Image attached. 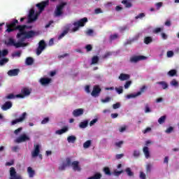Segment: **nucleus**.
<instances>
[{
  "instance_id": "1",
  "label": "nucleus",
  "mask_w": 179,
  "mask_h": 179,
  "mask_svg": "<svg viewBox=\"0 0 179 179\" xmlns=\"http://www.w3.org/2000/svg\"><path fill=\"white\" fill-rule=\"evenodd\" d=\"M19 24V21L17 20H13V22H11L10 24H6V33H12L13 31H15L16 30H18L19 33L17 34V38L20 39L22 36L24 34V27H26L25 25H17L16 24Z\"/></svg>"
},
{
  "instance_id": "2",
  "label": "nucleus",
  "mask_w": 179,
  "mask_h": 179,
  "mask_svg": "<svg viewBox=\"0 0 179 179\" xmlns=\"http://www.w3.org/2000/svg\"><path fill=\"white\" fill-rule=\"evenodd\" d=\"M22 26H25L26 27L24 28V33L22 34L23 37L21 38V41H25V40L29 39V38H33V37H36L37 36V32H36L34 30H30V31H26V29H31V26H27L23 24Z\"/></svg>"
},
{
  "instance_id": "3",
  "label": "nucleus",
  "mask_w": 179,
  "mask_h": 179,
  "mask_svg": "<svg viewBox=\"0 0 179 179\" xmlns=\"http://www.w3.org/2000/svg\"><path fill=\"white\" fill-rule=\"evenodd\" d=\"M66 2H62L56 6V8L54 11V17H59L64 15V9L65 6H66Z\"/></svg>"
},
{
  "instance_id": "4",
  "label": "nucleus",
  "mask_w": 179,
  "mask_h": 179,
  "mask_svg": "<svg viewBox=\"0 0 179 179\" xmlns=\"http://www.w3.org/2000/svg\"><path fill=\"white\" fill-rule=\"evenodd\" d=\"M87 23V17H84L80 20H79L77 22H73L74 27L72 29V31H78L79 30V27H85V24Z\"/></svg>"
},
{
  "instance_id": "5",
  "label": "nucleus",
  "mask_w": 179,
  "mask_h": 179,
  "mask_svg": "<svg viewBox=\"0 0 179 179\" xmlns=\"http://www.w3.org/2000/svg\"><path fill=\"white\" fill-rule=\"evenodd\" d=\"M20 38V42L16 43L15 42V40L13 38H10L7 43L8 45H13L14 47H15V48H20V47H27L28 43H23V41H22V37Z\"/></svg>"
},
{
  "instance_id": "6",
  "label": "nucleus",
  "mask_w": 179,
  "mask_h": 179,
  "mask_svg": "<svg viewBox=\"0 0 179 179\" xmlns=\"http://www.w3.org/2000/svg\"><path fill=\"white\" fill-rule=\"evenodd\" d=\"M48 5H50V0L43 1L36 4V6L38 10V13L40 14L44 12V10L45 8H47V6H48Z\"/></svg>"
},
{
  "instance_id": "7",
  "label": "nucleus",
  "mask_w": 179,
  "mask_h": 179,
  "mask_svg": "<svg viewBox=\"0 0 179 179\" xmlns=\"http://www.w3.org/2000/svg\"><path fill=\"white\" fill-rule=\"evenodd\" d=\"M38 156L39 159H43V155L40 154V145L36 144L34 145V150L31 152V157H37Z\"/></svg>"
},
{
  "instance_id": "8",
  "label": "nucleus",
  "mask_w": 179,
  "mask_h": 179,
  "mask_svg": "<svg viewBox=\"0 0 179 179\" xmlns=\"http://www.w3.org/2000/svg\"><path fill=\"white\" fill-rule=\"evenodd\" d=\"M47 47V44H45V41L44 40H41L38 43V46L36 48V55H41V52L45 50V48Z\"/></svg>"
},
{
  "instance_id": "9",
  "label": "nucleus",
  "mask_w": 179,
  "mask_h": 179,
  "mask_svg": "<svg viewBox=\"0 0 179 179\" xmlns=\"http://www.w3.org/2000/svg\"><path fill=\"white\" fill-rule=\"evenodd\" d=\"M34 13H35L34 9L31 8L29 10V13L28 15L27 23H33V22H35V20H37L38 15L37 14L34 15Z\"/></svg>"
},
{
  "instance_id": "10",
  "label": "nucleus",
  "mask_w": 179,
  "mask_h": 179,
  "mask_svg": "<svg viewBox=\"0 0 179 179\" xmlns=\"http://www.w3.org/2000/svg\"><path fill=\"white\" fill-rule=\"evenodd\" d=\"M30 93H31V92H30V90L24 87L21 90V94H17L16 97L20 99H24L26 96H30Z\"/></svg>"
},
{
  "instance_id": "11",
  "label": "nucleus",
  "mask_w": 179,
  "mask_h": 179,
  "mask_svg": "<svg viewBox=\"0 0 179 179\" xmlns=\"http://www.w3.org/2000/svg\"><path fill=\"white\" fill-rule=\"evenodd\" d=\"M147 89V87L143 85L141 90L140 92H138L136 94H130L127 95V99H134L135 97H138V96H141L142 93H145V90Z\"/></svg>"
},
{
  "instance_id": "12",
  "label": "nucleus",
  "mask_w": 179,
  "mask_h": 179,
  "mask_svg": "<svg viewBox=\"0 0 179 179\" xmlns=\"http://www.w3.org/2000/svg\"><path fill=\"white\" fill-rule=\"evenodd\" d=\"M148 57L143 55L134 56L130 58V62L132 64H136V62H139V61H145Z\"/></svg>"
},
{
  "instance_id": "13",
  "label": "nucleus",
  "mask_w": 179,
  "mask_h": 179,
  "mask_svg": "<svg viewBox=\"0 0 179 179\" xmlns=\"http://www.w3.org/2000/svg\"><path fill=\"white\" fill-rule=\"evenodd\" d=\"M10 176L9 179H22V176L17 175L15 167H11L10 169Z\"/></svg>"
},
{
  "instance_id": "14",
  "label": "nucleus",
  "mask_w": 179,
  "mask_h": 179,
  "mask_svg": "<svg viewBox=\"0 0 179 179\" xmlns=\"http://www.w3.org/2000/svg\"><path fill=\"white\" fill-rule=\"evenodd\" d=\"M26 117H27V113L24 112L19 118H17L11 122V125H16L17 122H23V121L26 120Z\"/></svg>"
},
{
  "instance_id": "15",
  "label": "nucleus",
  "mask_w": 179,
  "mask_h": 179,
  "mask_svg": "<svg viewBox=\"0 0 179 179\" xmlns=\"http://www.w3.org/2000/svg\"><path fill=\"white\" fill-rule=\"evenodd\" d=\"M101 92V88H100L99 85H95L93 87V90L91 93V95L92 96V97H97V96H99V94H100Z\"/></svg>"
},
{
  "instance_id": "16",
  "label": "nucleus",
  "mask_w": 179,
  "mask_h": 179,
  "mask_svg": "<svg viewBox=\"0 0 179 179\" xmlns=\"http://www.w3.org/2000/svg\"><path fill=\"white\" fill-rule=\"evenodd\" d=\"M26 141H30V137L26 134H22L16 139L17 143H22V142H26Z\"/></svg>"
},
{
  "instance_id": "17",
  "label": "nucleus",
  "mask_w": 179,
  "mask_h": 179,
  "mask_svg": "<svg viewBox=\"0 0 179 179\" xmlns=\"http://www.w3.org/2000/svg\"><path fill=\"white\" fill-rule=\"evenodd\" d=\"M13 103L11 101H8L3 103L1 106V110L3 111H8V110L12 108Z\"/></svg>"
},
{
  "instance_id": "18",
  "label": "nucleus",
  "mask_w": 179,
  "mask_h": 179,
  "mask_svg": "<svg viewBox=\"0 0 179 179\" xmlns=\"http://www.w3.org/2000/svg\"><path fill=\"white\" fill-rule=\"evenodd\" d=\"M83 113H85L83 108H78L73 111V117H80V115H83Z\"/></svg>"
},
{
  "instance_id": "19",
  "label": "nucleus",
  "mask_w": 179,
  "mask_h": 179,
  "mask_svg": "<svg viewBox=\"0 0 179 179\" xmlns=\"http://www.w3.org/2000/svg\"><path fill=\"white\" fill-rule=\"evenodd\" d=\"M71 167H73L74 171H80V170H82L80 166H79L78 161H73L71 164Z\"/></svg>"
},
{
  "instance_id": "20",
  "label": "nucleus",
  "mask_w": 179,
  "mask_h": 179,
  "mask_svg": "<svg viewBox=\"0 0 179 179\" xmlns=\"http://www.w3.org/2000/svg\"><path fill=\"white\" fill-rule=\"evenodd\" d=\"M52 80L51 78H41L40 79V83L43 85V86H45L47 85H50V83H51V81Z\"/></svg>"
},
{
  "instance_id": "21",
  "label": "nucleus",
  "mask_w": 179,
  "mask_h": 179,
  "mask_svg": "<svg viewBox=\"0 0 179 179\" xmlns=\"http://www.w3.org/2000/svg\"><path fill=\"white\" fill-rule=\"evenodd\" d=\"M20 70L19 69H11L8 71V76H17Z\"/></svg>"
},
{
  "instance_id": "22",
  "label": "nucleus",
  "mask_w": 179,
  "mask_h": 179,
  "mask_svg": "<svg viewBox=\"0 0 179 179\" xmlns=\"http://www.w3.org/2000/svg\"><path fill=\"white\" fill-rule=\"evenodd\" d=\"M143 152L145 155V159H149L150 157V151H149V148L148 147H144L143 148Z\"/></svg>"
},
{
  "instance_id": "23",
  "label": "nucleus",
  "mask_w": 179,
  "mask_h": 179,
  "mask_svg": "<svg viewBox=\"0 0 179 179\" xmlns=\"http://www.w3.org/2000/svg\"><path fill=\"white\" fill-rule=\"evenodd\" d=\"M27 173L29 174V178H33V177H34L36 174V171H34V170H33V168L30 166L27 168Z\"/></svg>"
},
{
  "instance_id": "24",
  "label": "nucleus",
  "mask_w": 179,
  "mask_h": 179,
  "mask_svg": "<svg viewBox=\"0 0 179 179\" xmlns=\"http://www.w3.org/2000/svg\"><path fill=\"white\" fill-rule=\"evenodd\" d=\"M129 78H130L129 74H124V73H121L119 76L120 80H122V81L128 80Z\"/></svg>"
},
{
  "instance_id": "25",
  "label": "nucleus",
  "mask_w": 179,
  "mask_h": 179,
  "mask_svg": "<svg viewBox=\"0 0 179 179\" xmlns=\"http://www.w3.org/2000/svg\"><path fill=\"white\" fill-rule=\"evenodd\" d=\"M65 132H68V127H64L62 129L57 130L55 134L57 135H62V134H65Z\"/></svg>"
},
{
  "instance_id": "26",
  "label": "nucleus",
  "mask_w": 179,
  "mask_h": 179,
  "mask_svg": "<svg viewBox=\"0 0 179 179\" xmlns=\"http://www.w3.org/2000/svg\"><path fill=\"white\" fill-rule=\"evenodd\" d=\"M157 85H160L161 87L164 89V90L169 87V84H167V83H166L165 81L157 82Z\"/></svg>"
},
{
  "instance_id": "27",
  "label": "nucleus",
  "mask_w": 179,
  "mask_h": 179,
  "mask_svg": "<svg viewBox=\"0 0 179 179\" xmlns=\"http://www.w3.org/2000/svg\"><path fill=\"white\" fill-rule=\"evenodd\" d=\"M122 3L124 5L125 8H132V3L128 1V0L122 1Z\"/></svg>"
},
{
  "instance_id": "28",
  "label": "nucleus",
  "mask_w": 179,
  "mask_h": 179,
  "mask_svg": "<svg viewBox=\"0 0 179 179\" xmlns=\"http://www.w3.org/2000/svg\"><path fill=\"white\" fill-rule=\"evenodd\" d=\"M67 141H68L69 143H75V142L76 141V136H69L67 138Z\"/></svg>"
},
{
  "instance_id": "29",
  "label": "nucleus",
  "mask_w": 179,
  "mask_h": 179,
  "mask_svg": "<svg viewBox=\"0 0 179 179\" xmlns=\"http://www.w3.org/2000/svg\"><path fill=\"white\" fill-rule=\"evenodd\" d=\"M164 29V27H157L153 29L152 33H154V34H158V33L163 31Z\"/></svg>"
},
{
  "instance_id": "30",
  "label": "nucleus",
  "mask_w": 179,
  "mask_h": 179,
  "mask_svg": "<svg viewBox=\"0 0 179 179\" xmlns=\"http://www.w3.org/2000/svg\"><path fill=\"white\" fill-rule=\"evenodd\" d=\"M99 61V57L98 56H94L92 58L91 65H94L96 64H98Z\"/></svg>"
},
{
  "instance_id": "31",
  "label": "nucleus",
  "mask_w": 179,
  "mask_h": 179,
  "mask_svg": "<svg viewBox=\"0 0 179 179\" xmlns=\"http://www.w3.org/2000/svg\"><path fill=\"white\" fill-rule=\"evenodd\" d=\"M65 164L67 167H71L72 166V159L71 157H66Z\"/></svg>"
},
{
  "instance_id": "32",
  "label": "nucleus",
  "mask_w": 179,
  "mask_h": 179,
  "mask_svg": "<svg viewBox=\"0 0 179 179\" xmlns=\"http://www.w3.org/2000/svg\"><path fill=\"white\" fill-rule=\"evenodd\" d=\"M33 62H34V60L33 59V57H27L26 59V64L27 65H33Z\"/></svg>"
},
{
  "instance_id": "33",
  "label": "nucleus",
  "mask_w": 179,
  "mask_h": 179,
  "mask_svg": "<svg viewBox=\"0 0 179 179\" xmlns=\"http://www.w3.org/2000/svg\"><path fill=\"white\" fill-rule=\"evenodd\" d=\"M152 41H153V39L152 38V37L150 36H147L144 38V43L145 44H150V43H152Z\"/></svg>"
},
{
  "instance_id": "34",
  "label": "nucleus",
  "mask_w": 179,
  "mask_h": 179,
  "mask_svg": "<svg viewBox=\"0 0 179 179\" xmlns=\"http://www.w3.org/2000/svg\"><path fill=\"white\" fill-rule=\"evenodd\" d=\"M166 118H167V117L166 115L162 116L161 117L159 118L158 122L160 124H164V122H166Z\"/></svg>"
},
{
  "instance_id": "35",
  "label": "nucleus",
  "mask_w": 179,
  "mask_h": 179,
  "mask_svg": "<svg viewBox=\"0 0 179 179\" xmlns=\"http://www.w3.org/2000/svg\"><path fill=\"white\" fill-rule=\"evenodd\" d=\"M90 145H92V141L88 140L84 143L83 148H85V149H87L88 148H90Z\"/></svg>"
},
{
  "instance_id": "36",
  "label": "nucleus",
  "mask_w": 179,
  "mask_h": 179,
  "mask_svg": "<svg viewBox=\"0 0 179 179\" xmlns=\"http://www.w3.org/2000/svg\"><path fill=\"white\" fill-rule=\"evenodd\" d=\"M168 75L169 76H176V75H177V70L176 69H172V70H170L169 72H168Z\"/></svg>"
},
{
  "instance_id": "37",
  "label": "nucleus",
  "mask_w": 179,
  "mask_h": 179,
  "mask_svg": "<svg viewBox=\"0 0 179 179\" xmlns=\"http://www.w3.org/2000/svg\"><path fill=\"white\" fill-rule=\"evenodd\" d=\"M87 124H88L87 120H85L84 122H81L79 124V127L80 128L85 129L87 127Z\"/></svg>"
},
{
  "instance_id": "38",
  "label": "nucleus",
  "mask_w": 179,
  "mask_h": 179,
  "mask_svg": "<svg viewBox=\"0 0 179 179\" xmlns=\"http://www.w3.org/2000/svg\"><path fill=\"white\" fill-rule=\"evenodd\" d=\"M127 176H129V177H132V176H134V172H132V171H131V168H127L125 170Z\"/></svg>"
},
{
  "instance_id": "39",
  "label": "nucleus",
  "mask_w": 179,
  "mask_h": 179,
  "mask_svg": "<svg viewBox=\"0 0 179 179\" xmlns=\"http://www.w3.org/2000/svg\"><path fill=\"white\" fill-rule=\"evenodd\" d=\"M68 166H66V164H65V163H63L62 165H60L59 166V171H64L66 169Z\"/></svg>"
},
{
  "instance_id": "40",
  "label": "nucleus",
  "mask_w": 179,
  "mask_h": 179,
  "mask_svg": "<svg viewBox=\"0 0 179 179\" xmlns=\"http://www.w3.org/2000/svg\"><path fill=\"white\" fill-rule=\"evenodd\" d=\"M16 95H15V94H8V95H7L6 96V99H7V100H12V99H16Z\"/></svg>"
},
{
  "instance_id": "41",
  "label": "nucleus",
  "mask_w": 179,
  "mask_h": 179,
  "mask_svg": "<svg viewBox=\"0 0 179 179\" xmlns=\"http://www.w3.org/2000/svg\"><path fill=\"white\" fill-rule=\"evenodd\" d=\"M103 171L106 176H111V171H110V168L105 167L103 169Z\"/></svg>"
},
{
  "instance_id": "42",
  "label": "nucleus",
  "mask_w": 179,
  "mask_h": 179,
  "mask_svg": "<svg viewBox=\"0 0 179 179\" xmlns=\"http://www.w3.org/2000/svg\"><path fill=\"white\" fill-rule=\"evenodd\" d=\"M122 145H124V141H122L115 143V146L116 148H122Z\"/></svg>"
},
{
  "instance_id": "43",
  "label": "nucleus",
  "mask_w": 179,
  "mask_h": 179,
  "mask_svg": "<svg viewBox=\"0 0 179 179\" xmlns=\"http://www.w3.org/2000/svg\"><path fill=\"white\" fill-rule=\"evenodd\" d=\"M115 90H116L118 94H121L124 92V90L122 89V86H120L119 87H115Z\"/></svg>"
},
{
  "instance_id": "44",
  "label": "nucleus",
  "mask_w": 179,
  "mask_h": 179,
  "mask_svg": "<svg viewBox=\"0 0 179 179\" xmlns=\"http://www.w3.org/2000/svg\"><path fill=\"white\" fill-rule=\"evenodd\" d=\"M118 38V34H114L110 36V41H113L114 40H117Z\"/></svg>"
},
{
  "instance_id": "45",
  "label": "nucleus",
  "mask_w": 179,
  "mask_h": 179,
  "mask_svg": "<svg viewBox=\"0 0 179 179\" xmlns=\"http://www.w3.org/2000/svg\"><path fill=\"white\" fill-rule=\"evenodd\" d=\"M122 173H124V171H115L113 172L114 176H115V177H118L120 176H121V174H122Z\"/></svg>"
},
{
  "instance_id": "46",
  "label": "nucleus",
  "mask_w": 179,
  "mask_h": 179,
  "mask_svg": "<svg viewBox=\"0 0 179 179\" xmlns=\"http://www.w3.org/2000/svg\"><path fill=\"white\" fill-rule=\"evenodd\" d=\"M9 59L4 58L2 59L1 60H0V65L1 66H2L3 65H5V64H6V62H8Z\"/></svg>"
},
{
  "instance_id": "47",
  "label": "nucleus",
  "mask_w": 179,
  "mask_h": 179,
  "mask_svg": "<svg viewBox=\"0 0 179 179\" xmlns=\"http://www.w3.org/2000/svg\"><path fill=\"white\" fill-rule=\"evenodd\" d=\"M101 103H108V102L111 101V97L107 96L106 99H101Z\"/></svg>"
},
{
  "instance_id": "48",
  "label": "nucleus",
  "mask_w": 179,
  "mask_h": 179,
  "mask_svg": "<svg viewBox=\"0 0 179 179\" xmlns=\"http://www.w3.org/2000/svg\"><path fill=\"white\" fill-rule=\"evenodd\" d=\"M131 85H132V81L131 80H128L126 82V83L124 84V89H129V86H131Z\"/></svg>"
},
{
  "instance_id": "49",
  "label": "nucleus",
  "mask_w": 179,
  "mask_h": 179,
  "mask_svg": "<svg viewBox=\"0 0 179 179\" xmlns=\"http://www.w3.org/2000/svg\"><path fill=\"white\" fill-rule=\"evenodd\" d=\"M152 171V164H148L146 165V173H150Z\"/></svg>"
},
{
  "instance_id": "50",
  "label": "nucleus",
  "mask_w": 179,
  "mask_h": 179,
  "mask_svg": "<svg viewBox=\"0 0 179 179\" xmlns=\"http://www.w3.org/2000/svg\"><path fill=\"white\" fill-rule=\"evenodd\" d=\"M85 49L87 50V52H90V51L93 50V47L92 46V45L89 44L85 46Z\"/></svg>"
},
{
  "instance_id": "51",
  "label": "nucleus",
  "mask_w": 179,
  "mask_h": 179,
  "mask_svg": "<svg viewBox=\"0 0 179 179\" xmlns=\"http://www.w3.org/2000/svg\"><path fill=\"white\" fill-rule=\"evenodd\" d=\"M145 15L143 13H141L140 14H138L137 16L135 17V19L138 20V19H143V17H145Z\"/></svg>"
},
{
  "instance_id": "52",
  "label": "nucleus",
  "mask_w": 179,
  "mask_h": 179,
  "mask_svg": "<svg viewBox=\"0 0 179 179\" xmlns=\"http://www.w3.org/2000/svg\"><path fill=\"white\" fill-rule=\"evenodd\" d=\"M174 131V128L173 127H169L166 131V134H171V132Z\"/></svg>"
},
{
  "instance_id": "53",
  "label": "nucleus",
  "mask_w": 179,
  "mask_h": 179,
  "mask_svg": "<svg viewBox=\"0 0 179 179\" xmlns=\"http://www.w3.org/2000/svg\"><path fill=\"white\" fill-rule=\"evenodd\" d=\"M151 112H152V110H150L149 105L146 104L145 107V113H151Z\"/></svg>"
},
{
  "instance_id": "54",
  "label": "nucleus",
  "mask_w": 179,
  "mask_h": 179,
  "mask_svg": "<svg viewBox=\"0 0 179 179\" xmlns=\"http://www.w3.org/2000/svg\"><path fill=\"white\" fill-rule=\"evenodd\" d=\"M120 107H121V104L120 103H116L113 105V108L114 110H117V108H120Z\"/></svg>"
},
{
  "instance_id": "55",
  "label": "nucleus",
  "mask_w": 179,
  "mask_h": 179,
  "mask_svg": "<svg viewBox=\"0 0 179 179\" xmlns=\"http://www.w3.org/2000/svg\"><path fill=\"white\" fill-rule=\"evenodd\" d=\"M166 55H167L168 58H171V57H173V55H174V52L171 50H169L167 52Z\"/></svg>"
},
{
  "instance_id": "56",
  "label": "nucleus",
  "mask_w": 179,
  "mask_h": 179,
  "mask_svg": "<svg viewBox=\"0 0 179 179\" xmlns=\"http://www.w3.org/2000/svg\"><path fill=\"white\" fill-rule=\"evenodd\" d=\"M133 156H134V157H139V156H141V152L138 150H134Z\"/></svg>"
},
{
  "instance_id": "57",
  "label": "nucleus",
  "mask_w": 179,
  "mask_h": 179,
  "mask_svg": "<svg viewBox=\"0 0 179 179\" xmlns=\"http://www.w3.org/2000/svg\"><path fill=\"white\" fill-rule=\"evenodd\" d=\"M141 179H146V174L143 173V171H140V176Z\"/></svg>"
},
{
  "instance_id": "58",
  "label": "nucleus",
  "mask_w": 179,
  "mask_h": 179,
  "mask_svg": "<svg viewBox=\"0 0 179 179\" xmlns=\"http://www.w3.org/2000/svg\"><path fill=\"white\" fill-rule=\"evenodd\" d=\"M125 131H127V126H125V125L120 127V129H119V131L121 133L125 132Z\"/></svg>"
},
{
  "instance_id": "59",
  "label": "nucleus",
  "mask_w": 179,
  "mask_h": 179,
  "mask_svg": "<svg viewBox=\"0 0 179 179\" xmlns=\"http://www.w3.org/2000/svg\"><path fill=\"white\" fill-rule=\"evenodd\" d=\"M8 54H9V52L8 51V50H3L1 52L2 57H6V55H8Z\"/></svg>"
},
{
  "instance_id": "60",
  "label": "nucleus",
  "mask_w": 179,
  "mask_h": 179,
  "mask_svg": "<svg viewBox=\"0 0 179 179\" xmlns=\"http://www.w3.org/2000/svg\"><path fill=\"white\" fill-rule=\"evenodd\" d=\"M50 122V118L49 117H45L42 121L41 124H47L48 122Z\"/></svg>"
},
{
  "instance_id": "61",
  "label": "nucleus",
  "mask_w": 179,
  "mask_h": 179,
  "mask_svg": "<svg viewBox=\"0 0 179 179\" xmlns=\"http://www.w3.org/2000/svg\"><path fill=\"white\" fill-rule=\"evenodd\" d=\"M22 55V52L17 51L14 54H13V57H20Z\"/></svg>"
},
{
  "instance_id": "62",
  "label": "nucleus",
  "mask_w": 179,
  "mask_h": 179,
  "mask_svg": "<svg viewBox=\"0 0 179 179\" xmlns=\"http://www.w3.org/2000/svg\"><path fill=\"white\" fill-rule=\"evenodd\" d=\"M93 33H94L93 29H88V30L86 31L87 36H92Z\"/></svg>"
},
{
  "instance_id": "63",
  "label": "nucleus",
  "mask_w": 179,
  "mask_h": 179,
  "mask_svg": "<svg viewBox=\"0 0 179 179\" xmlns=\"http://www.w3.org/2000/svg\"><path fill=\"white\" fill-rule=\"evenodd\" d=\"M171 85H172V86H178V82H177L176 80H173Z\"/></svg>"
},
{
  "instance_id": "64",
  "label": "nucleus",
  "mask_w": 179,
  "mask_h": 179,
  "mask_svg": "<svg viewBox=\"0 0 179 179\" xmlns=\"http://www.w3.org/2000/svg\"><path fill=\"white\" fill-rule=\"evenodd\" d=\"M152 131V128L147 127L145 130L143 131V134H148V132H150Z\"/></svg>"
}]
</instances>
